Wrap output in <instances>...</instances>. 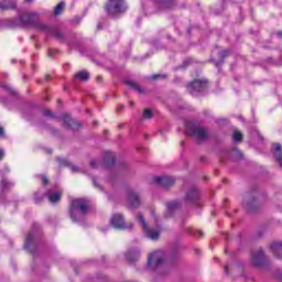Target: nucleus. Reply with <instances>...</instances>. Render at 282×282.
I'll return each mask as SVG.
<instances>
[{"label": "nucleus", "mask_w": 282, "mask_h": 282, "mask_svg": "<svg viewBox=\"0 0 282 282\" xmlns=\"http://www.w3.org/2000/svg\"><path fill=\"white\" fill-rule=\"evenodd\" d=\"M182 77H175L174 79H173V83H174V85H182Z\"/></svg>", "instance_id": "nucleus-51"}, {"label": "nucleus", "mask_w": 282, "mask_h": 282, "mask_svg": "<svg viewBox=\"0 0 282 282\" xmlns=\"http://www.w3.org/2000/svg\"><path fill=\"white\" fill-rule=\"evenodd\" d=\"M137 219L141 227L143 228V234L148 239H152V241H158L160 239V232L158 230H152L149 225L147 224V220L144 219V215L139 214L137 216Z\"/></svg>", "instance_id": "nucleus-14"}, {"label": "nucleus", "mask_w": 282, "mask_h": 282, "mask_svg": "<svg viewBox=\"0 0 282 282\" xmlns=\"http://www.w3.org/2000/svg\"><path fill=\"white\" fill-rule=\"evenodd\" d=\"M275 36H278V39H281V41H282V31H278V32L275 33Z\"/></svg>", "instance_id": "nucleus-62"}, {"label": "nucleus", "mask_w": 282, "mask_h": 282, "mask_svg": "<svg viewBox=\"0 0 282 282\" xmlns=\"http://www.w3.org/2000/svg\"><path fill=\"white\" fill-rule=\"evenodd\" d=\"M91 169H98V163L96 161H90Z\"/></svg>", "instance_id": "nucleus-57"}, {"label": "nucleus", "mask_w": 282, "mask_h": 282, "mask_svg": "<svg viewBox=\"0 0 282 282\" xmlns=\"http://www.w3.org/2000/svg\"><path fill=\"white\" fill-rule=\"evenodd\" d=\"M48 133H51V135H54L55 138H61V130L54 128V126L51 127Z\"/></svg>", "instance_id": "nucleus-41"}, {"label": "nucleus", "mask_w": 282, "mask_h": 282, "mask_svg": "<svg viewBox=\"0 0 282 282\" xmlns=\"http://www.w3.org/2000/svg\"><path fill=\"white\" fill-rule=\"evenodd\" d=\"M93 184L95 188H98L101 192H105V187H102V185L98 184V181L96 180V177H93Z\"/></svg>", "instance_id": "nucleus-47"}, {"label": "nucleus", "mask_w": 282, "mask_h": 282, "mask_svg": "<svg viewBox=\"0 0 282 282\" xmlns=\"http://www.w3.org/2000/svg\"><path fill=\"white\" fill-rule=\"evenodd\" d=\"M186 33H187V35H188L189 37H192V36H193V28L188 26V28L186 29Z\"/></svg>", "instance_id": "nucleus-56"}, {"label": "nucleus", "mask_w": 282, "mask_h": 282, "mask_svg": "<svg viewBox=\"0 0 282 282\" xmlns=\"http://www.w3.org/2000/svg\"><path fill=\"white\" fill-rule=\"evenodd\" d=\"M187 235H191L192 237H204V232L203 231H195L191 228L186 229Z\"/></svg>", "instance_id": "nucleus-40"}, {"label": "nucleus", "mask_w": 282, "mask_h": 282, "mask_svg": "<svg viewBox=\"0 0 282 282\" xmlns=\"http://www.w3.org/2000/svg\"><path fill=\"white\" fill-rule=\"evenodd\" d=\"M122 109H124V105L120 104L117 107V111H122Z\"/></svg>", "instance_id": "nucleus-61"}, {"label": "nucleus", "mask_w": 282, "mask_h": 282, "mask_svg": "<svg viewBox=\"0 0 282 282\" xmlns=\"http://www.w3.org/2000/svg\"><path fill=\"white\" fill-rule=\"evenodd\" d=\"M17 8V0H2L0 2V10H14Z\"/></svg>", "instance_id": "nucleus-32"}, {"label": "nucleus", "mask_w": 282, "mask_h": 282, "mask_svg": "<svg viewBox=\"0 0 282 282\" xmlns=\"http://www.w3.org/2000/svg\"><path fill=\"white\" fill-rule=\"evenodd\" d=\"M22 118H24L28 122H31V124H35L39 120V116L36 115V111H34L31 108H23L21 110Z\"/></svg>", "instance_id": "nucleus-20"}, {"label": "nucleus", "mask_w": 282, "mask_h": 282, "mask_svg": "<svg viewBox=\"0 0 282 282\" xmlns=\"http://www.w3.org/2000/svg\"><path fill=\"white\" fill-rule=\"evenodd\" d=\"M26 109H37L39 111H41V113H43V116H45L46 118H51L52 120H56V115L54 112H52V110L50 109H41V106L37 102H29L26 105V107H24Z\"/></svg>", "instance_id": "nucleus-19"}, {"label": "nucleus", "mask_w": 282, "mask_h": 282, "mask_svg": "<svg viewBox=\"0 0 282 282\" xmlns=\"http://www.w3.org/2000/svg\"><path fill=\"white\" fill-rule=\"evenodd\" d=\"M162 78L163 80L169 78V75L166 74H154L151 76V80H160Z\"/></svg>", "instance_id": "nucleus-42"}, {"label": "nucleus", "mask_w": 282, "mask_h": 282, "mask_svg": "<svg viewBox=\"0 0 282 282\" xmlns=\"http://www.w3.org/2000/svg\"><path fill=\"white\" fill-rule=\"evenodd\" d=\"M37 177H41L43 186H47V184H50V180L45 174H37Z\"/></svg>", "instance_id": "nucleus-45"}, {"label": "nucleus", "mask_w": 282, "mask_h": 282, "mask_svg": "<svg viewBox=\"0 0 282 282\" xmlns=\"http://www.w3.org/2000/svg\"><path fill=\"white\" fill-rule=\"evenodd\" d=\"M45 197H46L45 193L43 194V192H41V189H39L33 195L34 204H36V205L43 204V199H45Z\"/></svg>", "instance_id": "nucleus-34"}, {"label": "nucleus", "mask_w": 282, "mask_h": 282, "mask_svg": "<svg viewBox=\"0 0 282 282\" xmlns=\"http://www.w3.org/2000/svg\"><path fill=\"white\" fill-rule=\"evenodd\" d=\"M216 122L218 124H221V123L228 124V119H217Z\"/></svg>", "instance_id": "nucleus-55"}, {"label": "nucleus", "mask_w": 282, "mask_h": 282, "mask_svg": "<svg viewBox=\"0 0 282 282\" xmlns=\"http://www.w3.org/2000/svg\"><path fill=\"white\" fill-rule=\"evenodd\" d=\"M40 129H45L46 131H50V129H52V124L47 123L45 121H42L41 123H39Z\"/></svg>", "instance_id": "nucleus-44"}, {"label": "nucleus", "mask_w": 282, "mask_h": 282, "mask_svg": "<svg viewBox=\"0 0 282 282\" xmlns=\"http://www.w3.org/2000/svg\"><path fill=\"white\" fill-rule=\"evenodd\" d=\"M153 45L158 50H164V46H163L162 42H160L159 40H155Z\"/></svg>", "instance_id": "nucleus-48"}, {"label": "nucleus", "mask_w": 282, "mask_h": 282, "mask_svg": "<svg viewBox=\"0 0 282 282\" xmlns=\"http://www.w3.org/2000/svg\"><path fill=\"white\" fill-rule=\"evenodd\" d=\"M3 89L10 94V96H19V93L14 90V88L10 87L9 85H2Z\"/></svg>", "instance_id": "nucleus-39"}, {"label": "nucleus", "mask_w": 282, "mask_h": 282, "mask_svg": "<svg viewBox=\"0 0 282 282\" xmlns=\"http://www.w3.org/2000/svg\"><path fill=\"white\" fill-rule=\"evenodd\" d=\"M110 226L115 230H133V223L127 224L122 214H113L110 218Z\"/></svg>", "instance_id": "nucleus-11"}, {"label": "nucleus", "mask_w": 282, "mask_h": 282, "mask_svg": "<svg viewBox=\"0 0 282 282\" xmlns=\"http://www.w3.org/2000/svg\"><path fill=\"white\" fill-rule=\"evenodd\" d=\"M166 210L163 214L164 219H172L175 216V213L180 210V200H170L165 204Z\"/></svg>", "instance_id": "nucleus-16"}, {"label": "nucleus", "mask_w": 282, "mask_h": 282, "mask_svg": "<svg viewBox=\"0 0 282 282\" xmlns=\"http://www.w3.org/2000/svg\"><path fill=\"white\" fill-rule=\"evenodd\" d=\"M45 246V240L41 238V225L32 224V230L28 234L24 241V250L30 254H36Z\"/></svg>", "instance_id": "nucleus-4"}, {"label": "nucleus", "mask_w": 282, "mask_h": 282, "mask_svg": "<svg viewBox=\"0 0 282 282\" xmlns=\"http://www.w3.org/2000/svg\"><path fill=\"white\" fill-rule=\"evenodd\" d=\"M273 149L275 150V153H273V158L276 160V162L280 164L282 169V147L281 143H273Z\"/></svg>", "instance_id": "nucleus-31"}, {"label": "nucleus", "mask_w": 282, "mask_h": 282, "mask_svg": "<svg viewBox=\"0 0 282 282\" xmlns=\"http://www.w3.org/2000/svg\"><path fill=\"white\" fill-rule=\"evenodd\" d=\"M104 169H113V166H116V154L113 152H105L104 153Z\"/></svg>", "instance_id": "nucleus-22"}, {"label": "nucleus", "mask_w": 282, "mask_h": 282, "mask_svg": "<svg viewBox=\"0 0 282 282\" xmlns=\"http://www.w3.org/2000/svg\"><path fill=\"white\" fill-rule=\"evenodd\" d=\"M270 251L272 252L274 259L282 261V241L271 243Z\"/></svg>", "instance_id": "nucleus-25"}, {"label": "nucleus", "mask_w": 282, "mask_h": 282, "mask_svg": "<svg viewBox=\"0 0 282 282\" xmlns=\"http://www.w3.org/2000/svg\"><path fill=\"white\" fill-rule=\"evenodd\" d=\"M258 138H259V140H260L261 142H263V140H265V139L263 138V134H261L260 132H258Z\"/></svg>", "instance_id": "nucleus-63"}, {"label": "nucleus", "mask_w": 282, "mask_h": 282, "mask_svg": "<svg viewBox=\"0 0 282 282\" xmlns=\"http://www.w3.org/2000/svg\"><path fill=\"white\" fill-rule=\"evenodd\" d=\"M180 257H182V248L180 247V245L175 243L167 252H152L148 258L147 269L151 270L152 272L162 273V270H164V268H169V265L175 264Z\"/></svg>", "instance_id": "nucleus-2"}, {"label": "nucleus", "mask_w": 282, "mask_h": 282, "mask_svg": "<svg viewBox=\"0 0 282 282\" xmlns=\"http://www.w3.org/2000/svg\"><path fill=\"white\" fill-rule=\"evenodd\" d=\"M213 151L219 158L221 164H224L226 160H230L231 162H241V160H243V152H241L239 148H216Z\"/></svg>", "instance_id": "nucleus-10"}, {"label": "nucleus", "mask_w": 282, "mask_h": 282, "mask_svg": "<svg viewBox=\"0 0 282 282\" xmlns=\"http://www.w3.org/2000/svg\"><path fill=\"white\" fill-rule=\"evenodd\" d=\"M166 39H167L169 41H172V43H175V39H173V36H172L171 34H167V35H166Z\"/></svg>", "instance_id": "nucleus-58"}, {"label": "nucleus", "mask_w": 282, "mask_h": 282, "mask_svg": "<svg viewBox=\"0 0 282 282\" xmlns=\"http://www.w3.org/2000/svg\"><path fill=\"white\" fill-rule=\"evenodd\" d=\"M223 237L225 238V241H229L230 240V236H228V234L224 232Z\"/></svg>", "instance_id": "nucleus-59"}, {"label": "nucleus", "mask_w": 282, "mask_h": 282, "mask_svg": "<svg viewBox=\"0 0 282 282\" xmlns=\"http://www.w3.org/2000/svg\"><path fill=\"white\" fill-rule=\"evenodd\" d=\"M89 198L80 197L72 200L68 215L73 224H85L89 213Z\"/></svg>", "instance_id": "nucleus-3"}, {"label": "nucleus", "mask_w": 282, "mask_h": 282, "mask_svg": "<svg viewBox=\"0 0 282 282\" xmlns=\"http://www.w3.org/2000/svg\"><path fill=\"white\" fill-rule=\"evenodd\" d=\"M250 261L253 268H268L270 265V260L263 249H259L257 253H252Z\"/></svg>", "instance_id": "nucleus-12"}, {"label": "nucleus", "mask_w": 282, "mask_h": 282, "mask_svg": "<svg viewBox=\"0 0 282 282\" xmlns=\"http://www.w3.org/2000/svg\"><path fill=\"white\" fill-rule=\"evenodd\" d=\"M153 182L163 188L175 186V177L173 176H154Z\"/></svg>", "instance_id": "nucleus-17"}, {"label": "nucleus", "mask_w": 282, "mask_h": 282, "mask_svg": "<svg viewBox=\"0 0 282 282\" xmlns=\"http://www.w3.org/2000/svg\"><path fill=\"white\" fill-rule=\"evenodd\" d=\"M228 54H230V51L228 50L218 52V61L215 62V67L218 72H221V65H224L226 58H228Z\"/></svg>", "instance_id": "nucleus-26"}, {"label": "nucleus", "mask_w": 282, "mask_h": 282, "mask_svg": "<svg viewBox=\"0 0 282 282\" xmlns=\"http://www.w3.org/2000/svg\"><path fill=\"white\" fill-rule=\"evenodd\" d=\"M104 10L109 19H122L129 10V6L124 0H108Z\"/></svg>", "instance_id": "nucleus-6"}, {"label": "nucleus", "mask_w": 282, "mask_h": 282, "mask_svg": "<svg viewBox=\"0 0 282 282\" xmlns=\"http://www.w3.org/2000/svg\"><path fill=\"white\" fill-rule=\"evenodd\" d=\"M63 10H65V2H59L55 9H54V15L55 17H61L63 14Z\"/></svg>", "instance_id": "nucleus-35"}, {"label": "nucleus", "mask_w": 282, "mask_h": 282, "mask_svg": "<svg viewBox=\"0 0 282 282\" xmlns=\"http://www.w3.org/2000/svg\"><path fill=\"white\" fill-rule=\"evenodd\" d=\"M153 118V110L145 108L143 110V120H151Z\"/></svg>", "instance_id": "nucleus-38"}, {"label": "nucleus", "mask_w": 282, "mask_h": 282, "mask_svg": "<svg viewBox=\"0 0 282 282\" xmlns=\"http://www.w3.org/2000/svg\"><path fill=\"white\" fill-rule=\"evenodd\" d=\"M96 80H97V83H102V76L98 75V76L96 77Z\"/></svg>", "instance_id": "nucleus-64"}, {"label": "nucleus", "mask_w": 282, "mask_h": 282, "mask_svg": "<svg viewBox=\"0 0 282 282\" xmlns=\"http://www.w3.org/2000/svg\"><path fill=\"white\" fill-rule=\"evenodd\" d=\"M197 63V61H195V58L193 57H186L182 64L175 66L173 68L174 72H180V69H188V67H191V65Z\"/></svg>", "instance_id": "nucleus-28"}, {"label": "nucleus", "mask_w": 282, "mask_h": 282, "mask_svg": "<svg viewBox=\"0 0 282 282\" xmlns=\"http://www.w3.org/2000/svg\"><path fill=\"white\" fill-rule=\"evenodd\" d=\"M56 162H58L59 166H65L66 169H70L73 173H76L78 171V167L76 165L72 164L67 159L56 156Z\"/></svg>", "instance_id": "nucleus-30"}, {"label": "nucleus", "mask_w": 282, "mask_h": 282, "mask_svg": "<svg viewBox=\"0 0 282 282\" xmlns=\"http://www.w3.org/2000/svg\"><path fill=\"white\" fill-rule=\"evenodd\" d=\"M0 28H9L10 30H15V28H34L35 30L46 32L47 36H55L61 43L67 44L68 42L63 32L52 25L41 23L39 21V13L36 12H26L20 14L18 18L0 20Z\"/></svg>", "instance_id": "nucleus-1"}, {"label": "nucleus", "mask_w": 282, "mask_h": 282, "mask_svg": "<svg viewBox=\"0 0 282 282\" xmlns=\"http://www.w3.org/2000/svg\"><path fill=\"white\" fill-rule=\"evenodd\" d=\"M264 63H274V59L272 57H268L267 59H264Z\"/></svg>", "instance_id": "nucleus-60"}, {"label": "nucleus", "mask_w": 282, "mask_h": 282, "mask_svg": "<svg viewBox=\"0 0 282 282\" xmlns=\"http://www.w3.org/2000/svg\"><path fill=\"white\" fill-rule=\"evenodd\" d=\"M259 186L252 185L251 188L245 193L242 198V207L248 215H257L261 208V202H259Z\"/></svg>", "instance_id": "nucleus-5"}, {"label": "nucleus", "mask_w": 282, "mask_h": 282, "mask_svg": "<svg viewBox=\"0 0 282 282\" xmlns=\"http://www.w3.org/2000/svg\"><path fill=\"white\" fill-rule=\"evenodd\" d=\"M187 91L194 98H202L208 96V90L210 89L209 82L206 78H195L187 84Z\"/></svg>", "instance_id": "nucleus-8"}, {"label": "nucleus", "mask_w": 282, "mask_h": 282, "mask_svg": "<svg viewBox=\"0 0 282 282\" xmlns=\"http://www.w3.org/2000/svg\"><path fill=\"white\" fill-rule=\"evenodd\" d=\"M74 78L87 83L91 78V75L87 70H80L74 75Z\"/></svg>", "instance_id": "nucleus-33"}, {"label": "nucleus", "mask_w": 282, "mask_h": 282, "mask_svg": "<svg viewBox=\"0 0 282 282\" xmlns=\"http://www.w3.org/2000/svg\"><path fill=\"white\" fill-rule=\"evenodd\" d=\"M224 7L221 9H213L210 11V14H214V17H219V14H223L224 13Z\"/></svg>", "instance_id": "nucleus-46"}, {"label": "nucleus", "mask_w": 282, "mask_h": 282, "mask_svg": "<svg viewBox=\"0 0 282 282\" xmlns=\"http://www.w3.org/2000/svg\"><path fill=\"white\" fill-rule=\"evenodd\" d=\"M0 177H2V180L0 181V192L1 193H8L11 188H14V182L4 177L3 173H1V171H0Z\"/></svg>", "instance_id": "nucleus-24"}, {"label": "nucleus", "mask_w": 282, "mask_h": 282, "mask_svg": "<svg viewBox=\"0 0 282 282\" xmlns=\"http://www.w3.org/2000/svg\"><path fill=\"white\" fill-rule=\"evenodd\" d=\"M232 141L236 144H239V142H243V134L239 131H234Z\"/></svg>", "instance_id": "nucleus-36"}, {"label": "nucleus", "mask_w": 282, "mask_h": 282, "mask_svg": "<svg viewBox=\"0 0 282 282\" xmlns=\"http://www.w3.org/2000/svg\"><path fill=\"white\" fill-rule=\"evenodd\" d=\"M127 199H128V204L130 206V208H139L140 207V196L138 195V193H135V191L130 189L128 191L127 194Z\"/></svg>", "instance_id": "nucleus-21"}, {"label": "nucleus", "mask_w": 282, "mask_h": 282, "mask_svg": "<svg viewBox=\"0 0 282 282\" xmlns=\"http://www.w3.org/2000/svg\"><path fill=\"white\" fill-rule=\"evenodd\" d=\"M0 204H2V206H8V204H10V200H8V193L0 192Z\"/></svg>", "instance_id": "nucleus-37"}, {"label": "nucleus", "mask_w": 282, "mask_h": 282, "mask_svg": "<svg viewBox=\"0 0 282 282\" xmlns=\"http://www.w3.org/2000/svg\"><path fill=\"white\" fill-rule=\"evenodd\" d=\"M274 274H276V278L279 279V281L282 282V270H276V271L274 272Z\"/></svg>", "instance_id": "nucleus-52"}, {"label": "nucleus", "mask_w": 282, "mask_h": 282, "mask_svg": "<svg viewBox=\"0 0 282 282\" xmlns=\"http://www.w3.org/2000/svg\"><path fill=\"white\" fill-rule=\"evenodd\" d=\"M185 133L186 135H189V138H195L198 147L204 144V142L209 138L208 131H206V129L199 126L195 120H191L185 123Z\"/></svg>", "instance_id": "nucleus-7"}, {"label": "nucleus", "mask_w": 282, "mask_h": 282, "mask_svg": "<svg viewBox=\"0 0 282 282\" xmlns=\"http://www.w3.org/2000/svg\"><path fill=\"white\" fill-rule=\"evenodd\" d=\"M56 54H58V50H54V48H50V50H48V56H50V58L56 56Z\"/></svg>", "instance_id": "nucleus-49"}, {"label": "nucleus", "mask_w": 282, "mask_h": 282, "mask_svg": "<svg viewBox=\"0 0 282 282\" xmlns=\"http://www.w3.org/2000/svg\"><path fill=\"white\" fill-rule=\"evenodd\" d=\"M122 83L123 85H127L138 94H144V89H142V87H140V85H138L135 82H131L129 78L124 77L122 78Z\"/></svg>", "instance_id": "nucleus-29"}, {"label": "nucleus", "mask_w": 282, "mask_h": 282, "mask_svg": "<svg viewBox=\"0 0 282 282\" xmlns=\"http://www.w3.org/2000/svg\"><path fill=\"white\" fill-rule=\"evenodd\" d=\"M119 166H121V169H123L124 171L129 169V164H127V162L119 163Z\"/></svg>", "instance_id": "nucleus-54"}, {"label": "nucleus", "mask_w": 282, "mask_h": 282, "mask_svg": "<svg viewBox=\"0 0 282 282\" xmlns=\"http://www.w3.org/2000/svg\"><path fill=\"white\" fill-rule=\"evenodd\" d=\"M140 259V249L132 248L126 252V260L128 263H135Z\"/></svg>", "instance_id": "nucleus-23"}, {"label": "nucleus", "mask_w": 282, "mask_h": 282, "mask_svg": "<svg viewBox=\"0 0 282 282\" xmlns=\"http://www.w3.org/2000/svg\"><path fill=\"white\" fill-rule=\"evenodd\" d=\"M0 140H6V129L0 126Z\"/></svg>", "instance_id": "nucleus-50"}, {"label": "nucleus", "mask_w": 282, "mask_h": 282, "mask_svg": "<svg viewBox=\"0 0 282 282\" xmlns=\"http://www.w3.org/2000/svg\"><path fill=\"white\" fill-rule=\"evenodd\" d=\"M158 12H173L177 9V0H152Z\"/></svg>", "instance_id": "nucleus-13"}, {"label": "nucleus", "mask_w": 282, "mask_h": 282, "mask_svg": "<svg viewBox=\"0 0 282 282\" xmlns=\"http://www.w3.org/2000/svg\"><path fill=\"white\" fill-rule=\"evenodd\" d=\"M183 202L187 208H202V189L195 185L187 187Z\"/></svg>", "instance_id": "nucleus-9"}, {"label": "nucleus", "mask_w": 282, "mask_h": 282, "mask_svg": "<svg viewBox=\"0 0 282 282\" xmlns=\"http://www.w3.org/2000/svg\"><path fill=\"white\" fill-rule=\"evenodd\" d=\"M45 195L51 204H57V202H61V192H55L50 188L45 192Z\"/></svg>", "instance_id": "nucleus-27"}, {"label": "nucleus", "mask_w": 282, "mask_h": 282, "mask_svg": "<svg viewBox=\"0 0 282 282\" xmlns=\"http://www.w3.org/2000/svg\"><path fill=\"white\" fill-rule=\"evenodd\" d=\"M61 121L65 126V129H69L70 131H78V129L83 127V122L76 121V119H74L72 115L67 112L62 115Z\"/></svg>", "instance_id": "nucleus-15"}, {"label": "nucleus", "mask_w": 282, "mask_h": 282, "mask_svg": "<svg viewBox=\"0 0 282 282\" xmlns=\"http://www.w3.org/2000/svg\"><path fill=\"white\" fill-rule=\"evenodd\" d=\"M237 268L241 271V272H243V268H245V264H243V262H237Z\"/></svg>", "instance_id": "nucleus-53"}, {"label": "nucleus", "mask_w": 282, "mask_h": 282, "mask_svg": "<svg viewBox=\"0 0 282 282\" xmlns=\"http://www.w3.org/2000/svg\"><path fill=\"white\" fill-rule=\"evenodd\" d=\"M70 39L66 43V45L70 50H79L80 54H83V45H85V39H78L76 37V33H70Z\"/></svg>", "instance_id": "nucleus-18"}, {"label": "nucleus", "mask_w": 282, "mask_h": 282, "mask_svg": "<svg viewBox=\"0 0 282 282\" xmlns=\"http://www.w3.org/2000/svg\"><path fill=\"white\" fill-rule=\"evenodd\" d=\"M0 105H3L10 109V99H8V97L0 96Z\"/></svg>", "instance_id": "nucleus-43"}]
</instances>
